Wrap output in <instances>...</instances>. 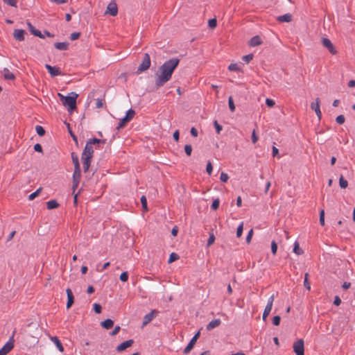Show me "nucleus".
Returning a JSON list of instances; mask_svg holds the SVG:
<instances>
[{
	"mask_svg": "<svg viewBox=\"0 0 355 355\" xmlns=\"http://www.w3.org/2000/svg\"><path fill=\"white\" fill-rule=\"evenodd\" d=\"M180 60L171 58L161 65L155 73V84L157 88L163 86L171 78L172 74L178 66Z\"/></svg>",
	"mask_w": 355,
	"mask_h": 355,
	"instance_id": "obj_1",
	"label": "nucleus"
},
{
	"mask_svg": "<svg viewBox=\"0 0 355 355\" xmlns=\"http://www.w3.org/2000/svg\"><path fill=\"white\" fill-rule=\"evenodd\" d=\"M64 106L68 107V111L71 112L76 107V98L78 94L72 92L71 96H64L60 93L58 94Z\"/></svg>",
	"mask_w": 355,
	"mask_h": 355,
	"instance_id": "obj_2",
	"label": "nucleus"
},
{
	"mask_svg": "<svg viewBox=\"0 0 355 355\" xmlns=\"http://www.w3.org/2000/svg\"><path fill=\"white\" fill-rule=\"evenodd\" d=\"M101 143L105 144V141L101 140L99 139H94L89 140L86 144V146H85V149L82 153V155L92 158L93 157V153H94L93 146L95 144H99Z\"/></svg>",
	"mask_w": 355,
	"mask_h": 355,
	"instance_id": "obj_3",
	"label": "nucleus"
},
{
	"mask_svg": "<svg viewBox=\"0 0 355 355\" xmlns=\"http://www.w3.org/2000/svg\"><path fill=\"white\" fill-rule=\"evenodd\" d=\"M150 66V55L148 53H145L143 60L141 62V64L137 69V73H140L147 70L148 69H149Z\"/></svg>",
	"mask_w": 355,
	"mask_h": 355,
	"instance_id": "obj_4",
	"label": "nucleus"
},
{
	"mask_svg": "<svg viewBox=\"0 0 355 355\" xmlns=\"http://www.w3.org/2000/svg\"><path fill=\"white\" fill-rule=\"evenodd\" d=\"M293 348L296 355H304V343L302 339H299L295 342Z\"/></svg>",
	"mask_w": 355,
	"mask_h": 355,
	"instance_id": "obj_5",
	"label": "nucleus"
},
{
	"mask_svg": "<svg viewBox=\"0 0 355 355\" xmlns=\"http://www.w3.org/2000/svg\"><path fill=\"white\" fill-rule=\"evenodd\" d=\"M274 299H275V296H274V295H272L268 300V303H267L266 306L265 307V309L263 313V316H262L263 320L264 321H266L267 317L269 315V314L272 310Z\"/></svg>",
	"mask_w": 355,
	"mask_h": 355,
	"instance_id": "obj_6",
	"label": "nucleus"
},
{
	"mask_svg": "<svg viewBox=\"0 0 355 355\" xmlns=\"http://www.w3.org/2000/svg\"><path fill=\"white\" fill-rule=\"evenodd\" d=\"M105 14L116 16L118 14V7L115 1H111L107 6Z\"/></svg>",
	"mask_w": 355,
	"mask_h": 355,
	"instance_id": "obj_7",
	"label": "nucleus"
},
{
	"mask_svg": "<svg viewBox=\"0 0 355 355\" xmlns=\"http://www.w3.org/2000/svg\"><path fill=\"white\" fill-rule=\"evenodd\" d=\"M322 45L328 49V51L332 54L335 55L337 53V51L331 42V40L328 38H322Z\"/></svg>",
	"mask_w": 355,
	"mask_h": 355,
	"instance_id": "obj_8",
	"label": "nucleus"
},
{
	"mask_svg": "<svg viewBox=\"0 0 355 355\" xmlns=\"http://www.w3.org/2000/svg\"><path fill=\"white\" fill-rule=\"evenodd\" d=\"M200 335V331H198L194 335V336L191 338V340H190V342L189 343L187 346L184 348V354H188L189 352H191V350L193 349V346L195 345L197 340L199 338Z\"/></svg>",
	"mask_w": 355,
	"mask_h": 355,
	"instance_id": "obj_9",
	"label": "nucleus"
},
{
	"mask_svg": "<svg viewBox=\"0 0 355 355\" xmlns=\"http://www.w3.org/2000/svg\"><path fill=\"white\" fill-rule=\"evenodd\" d=\"M13 347H14V344H13V340L12 338L0 349V355H6L8 353H9L12 349Z\"/></svg>",
	"mask_w": 355,
	"mask_h": 355,
	"instance_id": "obj_10",
	"label": "nucleus"
},
{
	"mask_svg": "<svg viewBox=\"0 0 355 355\" xmlns=\"http://www.w3.org/2000/svg\"><path fill=\"white\" fill-rule=\"evenodd\" d=\"M66 293L67 295V309H69L74 302V296L73 295L72 291L69 288L66 289Z\"/></svg>",
	"mask_w": 355,
	"mask_h": 355,
	"instance_id": "obj_11",
	"label": "nucleus"
},
{
	"mask_svg": "<svg viewBox=\"0 0 355 355\" xmlns=\"http://www.w3.org/2000/svg\"><path fill=\"white\" fill-rule=\"evenodd\" d=\"M73 189H76L78 187V183L80 180V168H79L78 169L74 168V172L73 174Z\"/></svg>",
	"mask_w": 355,
	"mask_h": 355,
	"instance_id": "obj_12",
	"label": "nucleus"
},
{
	"mask_svg": "<svg viewBox=\"0 0 355 355\" xmlns=\"http://www.w3.org/2000/svg\"><path fill=\"white\" fill-rule=\"evenodd\" d=\"M132 344H133L132 340H125L117 346L116 351L119 352H121L125 350V349H127L128 347H131Z\"/></svg>",
	"mask_w": 355,
	"mask_h": 355,
	"instance_id": "obj_13",
	"label": "nucleus"
},
{
	"mask_svg": "<svg viewBox=\"0 0 355 355\" xmlns=\"http://www.w3.org/2000/svg\"><path fill=\"white\" fill-rule=\"evenodd\" d=\"M45 67L47 69L49 73L52 76H58V75L61 74L60 70L58 68H57V67H52V66H51L49 64H46Z\"/></svg>",
	"mask_w": 355,
	"mask_h": 355,
	"instance_id": "obj_14",
	"label": "nucleus"
},
{
	"mask_svg": "<svg viewBox=\"0 0 355 355\" xmlns=\"http://www.w3.org/2000/svg\"><path fill=\"white\" fill-rule=\"evenodd\" d=\"M24 30L16 29L13 33L14 38L18 41H23L24 40Z\"/></svg>",
	"mask_w": 355,
	"mask_h": 355,
	"instance_id": "obj_15",
	"label": "nucleus"
},
{
	"mask_svg": "<svg viewBox=\"0 0 355 355\" xmlns=\"http://www.w3.org/2000/svg\"><path fill=\"white\" fill-rule=\"evenodd\" d=\"M155 311H152L149 313L146 314L144 317L143 326H145L147 324H148L150 322H151L153 320V319L155 318Z\"/></svg>",
	"mask_w": 355,
	"mask_h": 355,
	"instance_id": "obj_16",
	"label": "nucleus"
},
{
	"mask_svg": "<svg viewBox=\"0 0 355 355\" xmlns=\"http://www.w3.org/2000/svg\"><path fill=\"white\" fill-rule=\"evenodd\" d=\"M220 324H221V320L220 319H215V320L211 321L210 322H209V324L206 327V329L208 331H211L213 329L220 326Z\"/></svg>",
	"mask_w": 355,
	"mask_h": 355,
	"instance_id": "obj_17",
	"label": "nucleus"
},
{
	"mask_svg": "<svg viewBox=\"0 0 355 355\" xmlns=\"http://www.w3.org/2000/svg\"><path fill=\"white\" fill-rule=\"evenodd\" d=\"M81 159H82V162H83L84 171L86 172V171H88L89 168L90 166V163H91V159L92 158L89 157H86V156L82 155Z\"/></svg>",
	"mask_w": 355,
	"mask_h": 355,
	"instance_id": "obj_18",
	"label": "nucleus"
},
{
	"mask_svg": "<svg viewBox=\"0 0 355 355\" xmlns=\"http://www.w3.org/2000/svg\"><path fill=\"white\" fill-rule=\"evenodd\" d=\"M262 43L261 39L259 36L256 35L250 39L249 41V45L250 46H256Z\"/></svg>",
	"mask_w": 355,
	"mask_h": 355,
	"instance_id": "obj_19",
	"label": "nucleus"
},
{
	"mask_svg": "<svg viewBox=\"0 0 355 355\" xmlns=\"http://www.w3.org/2000/svg\"><path fill=\"white\" fill-rule=\"evenodd\" d=\"M27 24L32 34L40 38H44V35L42 34V33L39 30L36 29L30 22H28Z\"/></svg>",
	"mask_w": 355,
	"mask_h": 355,
	"instance_id": "obj_20",
	"label": "nucleus"
},
{
	"mask_svg": "<svg viewBox=\"0 0 355 355\" xmlns=\"http://www.w3.org/2000/svg\"><path fill=\"white\" fill-rule=\"evenodd\" d=\"M277 19L279 22H290L292 20V15L289 13L277 17Z\"/></svg>",
	"mask_w": 355,
	"mask_h": 355,
	"instance_id": "obj_21",
	"label": "nucleus"
},
{
	"mask_svg": "<svg viewBox=\"0 0 355 355\" xmlns=\"http://www.w3.org/2000/svg\"><path fill=\"white\" fill-rule=\"evenodd\" d=\"M2 73H3V76L5 78V79H7V80H14L15 78L14 74L6 68H5L3 70Z\"/></svg>",
	"mask_w": 355,
	"mask_h": 355,
	"instance_id": "obj_22",
	"label": "nucleus"
},
{
	"mask_svg": "<svg viewBox=\"0 0 355 355\" xmlns=\"http://www.w3.org/2000/svg\"><path fill=\"white\" fill-rule=\"evenodd\" d=\"M114 322L111 319H107L101 322V326L106 329L112 328Z\"/></svg>",
	"mask_w": 355,
	"mask_h": 355,
	"instance_id": "obj_23",
	"label": "nucleus"
},
{
	"mask_svg": "<svg viewBox=\"0 0 355 355\" xmlns=\"http://www.w3.org/2000/svg\"><path fill=\"white\" fill-rule=\"evenodd\" d=\"M55 47L58 50H67L69 47L67 42H56L54 44Z\"/></svg>",
	"mask_w": 355,
	"mask_h": 355,
	"instance_id": "obj_24",
	"label": "nucleus"
},
{
	"mask_svg": "<svg viewBox=\"0 0 355 355\" xmlns=\"http://www.w3.org/2000/svg\"><path fill=\"white\" fill-rule=\"evenodd\" d=\"M51 340L55 343L60 352H62L64 351L63 346L58 337H52Z\"/></svg>",
	"mask_w": 355,
	"mask_h": 355,
	"instance_id": "obj_25",
	"label": "nucleus"
},
{
	"mask_svg": "<svg viewBox=\"0 0 355 355\" xmlns=\"http://www.w3.org/2000/svg\"><path fill=\"white\" fill-rule=\"evenodd\" d=\"M59 207V204L56 200H52L46 202V207L48 209H53Z\"/></svg>",
	"mask_w": 355,
	"mask_h": 355,
	"instance_id": "obj_26",
	"label": "nucleus"
},
{
	"mask_svg": "<svg viewBox=\"0 0 355 355\" xmlns=\"http://www.w3.org/2000/svg\"><path fill=\"white\" fill-rule=\"evenodd\" d=\"M71 157H72L73 163L74 164V168L78 169V168H80L78 156L74 153H72Z\"/></svg>",
	"mask_w": 355,
	"mask_h": 355,
	"instance_id": "obj_27",
	"label": "nucleus"
},
{
	"mask_svg": "<svg viewBox=\"0 0 355 355\" xmlns=\"http://www.w3.org/2000/svg\"><path fill=\"white\" fill-rule=\"evenodd\" d=\"M320 100L319 98H317L315 99V102H313V103H311V110L315 111V110L320 109Z\"/></svg>",
	"mask_w": 355,
	"mask_h": 355,
	"instance_id": "obj_28",
	"label": "nucleus"
},
{
	"mask_svg": "<svg viewBox=\"0 0 355 355\" xmlns=\"http://www.w3.org/2000/svg\"><path fill=\"white\" fill-rule=\"evenodd\" d=\"M135 114V110H133L132 109H130L127 112H126V114L125 116H124L128 121H130L134 116Z\"/></svg>",
	"mask_w": 355,
	"mask_h": 355,
	"instance_id": "obj_29",
	"label": "nucleus"
},
{
	"mask_svg": "<svg viewBox=\"0 0 355 355\" xmlns=\"http://www.w3.org/2000/svg\"><path fill=\"white\" fill-rule=\"evenodd\" d=\"M293 252L297 255H300L303 253L302 250L300 248V245L297 241L294 243Z\"/></svg>",
	"mask_w": 355,
	"mask_h": 355,
	"instance_id": "obj_30",
	"label": "nucleus"
},
{
	"mask_svg": "<svg viewBox=\"0 0 355 355\" xmlns=\"http://www.w3.org/2000/svg\"><path fill=\"white\" fill-rule=\"evenodd\" d=\"M180 257L178 254L175 253V252H172L170 256H169V259L168 260V263H171L172 262L179 259Z\"/></svg>",
	"mask_w": 355,
	"mask_h": 355,
	"instance_id": "obj_31",
	"label": "nucleus"
},
{
	"mask_svg": "<svg viewBox=\"0 0 355 355\" xmlns=\"http://www.w3.org/2000/svg\"><path fill=\"white\" fill-rule=\"evenodd\" d=\"M339 185L341 188L343 189H345L347 185H348V182L346 180L344 179L343 176L341 175L340 177V179H339Z\"/></svg>",
	"mask_w": 355,
	"mask_h": 355,
	"instance_id": "obj_32",
	"label": "nucleus"
},
{
	"mask_svg": "<svg viewBox=\"0 0 355 355\" xmlns=\"http://www.w3.org/2000/svg\"><path fill=\"white\" fill-rule=\"evenodd\" d=\"M141 205H142V208L144 210V211H148V207H147V200H146V198L145 196H142L141 197Z\"/></svg>",
	"mask_w": 355,
	"mask_h": 355,
	"instance_id": "obj_33",
	"label": "nucleus"
},
{
	"mask_svg": "<svg viewBox=\"0 0 355 355\" xmlns=\"http://www.w3.org/2000/svg\"><path fill=\"white\" fill-rule=\"evenodd\" d=\"M243 222H241L237 227L236 236L240 238L243 234Z\"/></svg>",
	"mask_w": 355,
	"mask_h": 355,
	"instance_id": "obj_34",
	"label": "nucleus"
},
{
	"mask_svg": "<svg viewBox=\"0 0 355 355\" xmlns=\"http://www.w3.org/2000/svg\"><path fill=\"white\" fill-rule=\"evenodd\" d=\"M129 122V121H128L125 117H123L121 121L119 122L118 126L116 127V128L118 130L121 129V128H123V127L125 126V125Z\"/></svg>",
	"mask_w": 355,
	"mask_h": 355,
	"instance_id": "obj_35",
	"label": "nucleus"
},
{
	"mask_svg": "<svg viewBox=\"0 0 355 355\" xmlns=\"http://www.w3.org/2000/svg\"><path fill=\"white\" fill-rule=\"evenodd\" d=\"M35 130L40 136H44L45 134V130L41 125H36Z\"/></svg>",
	"mask_w": 355,
	"mask_h": 355,
	"instance_id": "obj_36",
	"label": "nucleus"
},
{
	"mask_svg": "<svg viewBox=\"0 0 355 355\" xmlns=\"http://www.w3.org/2000/svg\"><path fill=\"white\" fill-rule=\"evenodd\" d=\"M228 104H229V107H230V110H231V112H234L235 111V105H234V101H233V98L232 96L229 97Z\"/></svg>",
	"mask_w": 355,
	"mask_h": 355,
	"instance_id": "obj_37",
	"label": "nucleus"
},
{
	"mask_svg": "<svg viewBox=\"0 0 355 355\" xmlns=\"http://www.w3.org/2000/svg\"><path fill=\"white\" fill-rule=\"evenodd\" d=\"M42 189L41 188H39L38 189H37L35 192H33V193H31L29 196H28V199L30 200H33L35 197H37L39 193H40Z\"/></svg>",
	"mask_w": 355,
	"mask_h": 355,
	"instance_id": "obj_38",
	"label": "nucleus"
},
{
	"mask_svg": "<svg viewBox=\"0 0 355 355\" xmlns=\"http://www.w3.org/2000/svg\"><path fill=\"white\" fill-rule=\"evenodd\" d=\"M320 223L322 226H324L325 224L324 222V211L322 209L320 212Z\"/></svg>",
	"mask_w": 355,
	"mask_h": 355,
	"instance_id": "obj_39",
	"label": "nucleus"
},
{
	"mask_svg": "<svg viewBox=\"0 0 355 355\" xmlns=\"http://www.w3.org/2000/svg\"><path fill=\"white\" fill-rule=\"evenodd\" d=\"M208 25H209V27L211 28H214L216 27L217 26V21L216 19H209V21H208Z\"/></svg>",
	"mask_w": 355,
	"mask_h": 355,
	"instance_id": "obj_40",
	"label": "nucleus"
},
{
	"mask_svg": "<svg viewBox=\"0 0 355 355\" xmlns=\"http://www.w3.org/2000/svg\"><path fill=\"white\" fill-rule=\"evenodd\" d=\"M219 205H220V200L218 198L214 200L212 205H211V209H213L214 210H216L218 208Z\"/></svg>",
	"mask_w": 355,
	"mask_h": 355,
	"instance_id": "obj_41",
	"label": "nucleus"
},
{
	"mask_svg": "<svg viewBox=\"0 0 355 355\" xmlns=\"http://www.w3.org/2000/svg\"><path fill=\"white\" fill-rule=\"evenodd\" d=\"M119 278H120V280H121V282H127V281H128V272H122V273L121 274V275H120V277H119Z\"/></svg>",
	"mask_w": 355,
	"mask_h": 355,
	"instance_id": "obj_42",
	"label": "nucleus"
},
{
	"mask_svg": "<svg viewBox=\"0 0 355 355\" xmlns=\"http://www.w3.org/2000/svg\"><path fill=\"white\" fill-rule=\"evenodd\" d=\"M214 127L216 128V132L218 134H220L221 130H222V129H223L222 126L218 123L217 121H214Z\"/></svg>",
	"mask_w": 355,
	"mask_h": 355,
	"instance_id": "obj_43",
	"label": "nucleus"
},
{
	"mask_svg": "<svg viewBox=\"0 0 355 355\" xmlns=\"http://www.w3.org/2000/svg\"><path fill=\"white\" fill-rule=\"evenodd\" d=\"M277 250V245L275 241H272L271 243V251L272 253L275 255Z\"/></svg>",
	"mask_w": 355,
	"mask_h": 355,
	"instance_id": "obj_44",
	"label": "nucleus"
},
{
	"mask_svg": "<svg viewBox=\"0 0 355 355\" xmlns=\"http://www.w3.org/2000/svg\"><path fill=\"white\" fill-rule=\"evenodd\" d=\"M336 122L338 123V124H343L345 123V118L343 115H339L336 117Z\"/></svg>",
	"mask_w": 355,
	"mask_h": 355,
	"instance_id": "obj_45",
	"label": "nucleus"
},
{
	"mask_svg": "<svg viewBox=\"0 0 355 355\" xmlns=\"http://www.w3.org/2000/svg\"><path fill=\"white\" fill-rule=\"evenodd\" d=\"M229 179V176L227 173L222 172L220 173V180L223 182H226Z\"/></svg>",
	"mask_w": 355,
	"mask_h": 355,
	"instance_id": "obj_46",
	"label": "nucleus"
},
{
	"mask_svg": "<svg viewBox=\"0 0 355 355\" xmlns=\"http://www.w3.org/2000/svg\"><path fill=\"white\" fill-rule=\"evenodd\" d=\"M104 101L100 98L96 100V107L98 109L103 107L104 105Z\"/></svg>",
	"mask_w": 355,
	"mask_h": 355,
	"instance_id": "obj_47",
	"label": "nucleus"
},
{
	"mask_svg": "<svg viewBox=\"0 0 355 355\" xmlns=\"http://www.w3.org/2000/svg\"><path fill=\"white\" fill-rule=\"evenodd\" d=\"M102 310V307L99 304L95 303L94 304V311L96 313H101Z\"/></svg>",
	"mask_w": 355,
	"mask_h": 355,
	"instance_id": "obj_48",
	"label": "nucleus"
},
{
	"mask_svg": "<svg viewBox=\"0 0 355 355\" xmlns=\"http://www.w3.org/2000/svg\"><path fill=\"white\" fill-rule=\"evenodd\" d=\"M228 69L230 71H236L239 70V67L236 64H231L229 65Z\"/></svg>",
	"mask_w": 355,
	"mask_h": 355,
	"instance_id": "obj_49",
	"label": "nucleus"
},
{
	"mask_svg": "<svg viewBox=\"0 0 355 355\" xmlns=\"http://www.w3.org/2000/svg\"><path fill=\"white\" fill-rule=\"evenodd\" d=\"M184 151L186 153V154L188 155V156H190L191 155V152H192V147L191 145H186L184 146Z\"/></svg>",
	"mask_w": 355,
	"mask_h": 355,
	"instance_id": "obj_50",
	"label": "nucleus"
},
{
	"mask_svg": "<svg viewBox=\"0 0 355 355\" xmlns=\"http://www.w3.org/2000/svg\"><path fill=\"white\" fill-rule=\"evenodd\" d=\"M253 236V230L251 229L249 232H248V234L246 236V242L248 243H250L251 242V240H252V237Z\"/></svg>",
	"mask_w": 355,
	"mask_h": 355,
	"instance_id": "obj_51",
	"label": "nucleus"
},
{
	"mask_svg": "<svg viewBox=\"0 0 355 355\" xmlns=\"http://www.w3.org/2000/svg\"><path fill=\"white\" fill-rule=\"evenodd\" d=\"M304 286H305L308 290H310V289H311L310 283L308 282V273H306V274H305V278H304Z\"/></svg>",
	"mask_w": 355,
	"mask_h": 355,
	"instance_id": "obj_52",
	"label": "nucleus"
},
{
	"mask_svg": "<svg viewBox=\"0 0 355 355\" xmlns=\"http://www.w3.org/2000/svg\"><path fill=\"white\" fill-rule=\"evenodd\" d=\"M214 241H215V236L213 234H211L209 235V238L207 241V246L211 245L214 243Z\"/></svg>",
	"mask_w": 355,
	"mask_h": 355,
	"instance_id": "obj_53",
	"label": "nucleus"
},
{
	"mask_svg": "<svg viewBox=\"0 0 355 355\" xmlns=\"http://www.w3.org/2000/svg\"><path fill=\"white\" fill-rule=\"evenodd\" d=\"M281 318L279 315H276L272 319V323L275 326H278L280 323Z\"/></svg>",
	"mask_w": 355,
	"mask_h": 355,
	"instance_id": "obj_54",
	"label": "nucleus"
},
{
	"mask_svg": "<svg viewBox=\"0 0 355 355\" xmlns=\"http://www.w3.org/2000/svg\"><path fill=\"white\" fill-rule=\"evenodd\" d=\"M80 35V34L78 32L72 33L70 35V39L71 40H76L79 38Z\"/></svg>",
	"mask_w": 355,
	"mask_h": 355,
	"instance_id": "obj_55",
	"label": "nucleus"
},
{
	"mask_svg": "<svg viewBox=\"0 0 355 355\" xmlns=\"http://www.w3.org/2000/svg\"><path fill=\"white\" fill-rule=\"evenodd\" d=\"M212 170H213L212 164H211V162L209 161L207 164L206 171L208 174L211 175Z\"/></svg>",
	"mask_w": 355,
	"mask_h": 355,
	"instance_id": "obj_56",
	"label": "nucleus"
},
{
	"mask_svg": "<svg viewBox=\"0 0 355 355\" xmlns=\"http://www.w3.org/2000/svg\"><path fill=\"white\" fill-rule=\"evenodd\" d=\"M4 2L6 3H7L8 5L16 7L17 6V0H4Z\"/></svg>",
	"mask_w": 355,
	"mask_h": 355,
	"instance_id": "obj_57",
	"label": "nucleus"
},
{
	"mask_svg": "<svg viewBox=\"0 0 355 355\" xmlns=\"http://www.w3.org/2000/svg\"><path fill=\"white\" fill-rule=\"evenodd\" d=\"M266 104L267 105V106H268L270 107H272L275 105V103L272 99L266 98Z\"/></svg>",
	"mask_w": 355,
	"mask_h": 355,
	"instance_id": "obj_58",
	"label": "nucleus"
},
{
	"mask_svg": "<svg viewBox=\"0 0 355 355\" xmlns=\"http://www.w3.org/2000/svg\"><path fill=\"white\" fill-rule=\"evenodd\" d=\"M258 137L256 135V132H255V130H254L252 131V141L253 144H255L257 143V141H258Z\"/></svg>",
	"mask_w": 355,
	"mask_h": 355,
	"instance_id": "obj_59",
	"label": "nucleus"
},
{
	"mask_svg": "<svg viewBox=\"0 0 355 355\" xmlns=\"http://www.w3.org/2000/svg\"><path fill=\"white\" fill-rule=\"evenodd\" d=\"M253 58V55L252 54H248L246 55H244L243 57V60L245 61L246 62H249L250 60H252Z\"/></svg>",
	"mask_w": 355,
	"mask_h": 355,
	"instance_id": "obj_60",
	"label": "nucleus"
},
{
	"mask_svg": "<svg viewBox=\"0 0 355 355\" xmlns=\"http://www.w3.org/2000/svg\"><path fill=\"white\" fill-rule=\"evenodd\" d=\"M34 150L37 152L42 153V147L40 144H36L34 146Z\"/></svg>",
	"mask_w": 355,
	"mask_h": 355,
	"instance_id": "obj_61",
	"label": "nucleus"
},
{
	"mask_svg": "<svg viewBox=\"0 0 355 355\" xmlns=\"http://www.w3.org/2000/svg\"><path fill=\"white\" fill-rule=\"evenodd\" d=\"M120 327L119 326H116L114 329V330L111 332V336H115L116 335L119 331H120Z\"/></svg>",
	"mask_w": 355,
	"mask_h": 355,
	"instance_id": "obj_62",
	"label": "nucleus"
},
{
	"mask_svg": "<svg viewBox=\"0 0 355 355\" xmlns=\"http://www.w3.org/2000/svg\"><path fill=\"white\" fill-rule=\"evenodd\" d=\"M334 304L336 306H339L341 304V300L338 296L335 297Z\"/></svg>",
	"mask_w": 355,
	"mask_h": 355,
	"instance_id": "obj_63",
	"label": "nucleus"
},
{
	"mask_svg": "<svg viewBox=\"0 0 355 355\" xmlns=\"http://www.w3.org/2000/svg\"><path fill=\"white\" fill-rule=\"evenodd\" d=\"M191 135L195 137L198 136V130L195 128H191Z\"/></svg>",
	"mask_w": 355,
	"mask_h": 355,
	"instance_id": "obj_64",
	"label": "nucleus"
}]
</instances>
